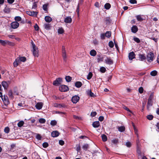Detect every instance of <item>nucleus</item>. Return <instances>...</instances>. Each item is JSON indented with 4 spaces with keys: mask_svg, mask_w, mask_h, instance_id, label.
<instances>
[{
    "mask_svg": "<svg viewBox=\"0 0 159 159\" xmlns=\"http://www.w3.org/2000/svg\"><path fill=\"white\" fill-rule=\"evenodd\" d=\"M143 91V89L142 87H140L139 89V92L140 93H142Z\"/></svg>",
    "mask_w": 159,
    "mask_h": 159,
    "instance_id": "13d9d810",
    "label": "nucleus"
},
{
    "mask_svg": "<svg viewBox=\"0 0 159 159\" xmlns=\"http://www.w3.org/2000/svg\"><path fill=\"white\" fill-rule=\"evenodd\" d=\"M72 20L70 16H67L64 19V22L67 23H70L72 22Z\"/></svg>",
    "mask_w": 159,
    "mask_h": 159,
    "instance_id": "f8f14e48",
    "label": "nucleus"
},
{
    "mask_svg": "<svg viewBox=\"0 0 159 159\" xmlns=\"http://www.w3.org/2000/svg\"><path fill=\"white\" fill-rule=\"evenodd\" d=\"M24 123V122L23 121L21 120L17 124L18 126L19 127H21L23 125Z\"/></svg>",
    "mask_w": 159,
    "mask_h": 159,
    "instance_id": "e433bc0d",
    "label": "nucleus"
},
{
    "mask_svg": "<svg viewBox=\"0 0 159 159\" xmlns=\"http://www.w3.org/2000/svg\"><path fill=\"white\" fill-rule=\"evenodd\" d=\"M79 11H80V6H79V4H78L77 6V9L76 10V11L77 12L78 15L79 14Z\"/></svg>",
    "mask_w": 159,
    "mask_h": 159,
    "instance_id": "0e129e2a",
    "label": "nucleus"
},
{
    "mask_svg": "<svg viewBox=\"0 0 159 159\" xmlns=\"http://www.w3.org/2000/svg\"><path fill=\"white\" fill-rule=\"evenodd\" d=\"M3 11L5 13L8 14L10 12V10L9 8L7 6L4 9Z\"/></svg>",
    "mask_w": 159,
    "mask_h": 159,
    "instance_id": "bb28decb",
    "label": "nucleus"
},
{
    "mask_svg": "<svg viewBox=\"0 0 159 159\" xmlns=\"http://www.w3.org/2000/svg\"><path fill=\"white\" fill-rule=\"evenodd\" d=\"M80 97L77 95L73 96L71 98V101L74 103H76L79 100Z\"/></svg>",
    "mask_w": 159,
    "mask_h": 159,
    "instance_id": "1a4fd4ad",
    "label": "nucleus"
},
{
    "mask_svg": "<svg viewBox=\"0 0 159 159\" xmlns=\"http://www.w3.org/2000/svg\"><path fill=\"white\" fill-rule=\"evenodd\" d=\"M62 57L64 61L66 62L67 59V55L66 54L65 47L63 46L62 48Z\"/></svg>",
    "mask_w": 159,
    "mask_h": 159,
    "instance_id": "f03ea898",
    "label": "nucleus"
},
{
    "mask_svg": "<svg viewBox=\"0 0 159 159\" xmlns=\"http://www.w3.org/2000/svg\"><path fill=\"white\" fill-rule=\"evenodd\" d=\"M139 57L141 61L145 60L146 58V57L144 54H139Z\"/></svg>",
    "mask_w": 159,
    "mask_h": 159,
    "instance_id": "393cba45",
    "label": "nucleus"
},
{
    "mask_svg": "<svg viewBox=\"0 0 159 159\" xmlns=\"http://www.w3.org/2000/svg\"><path fill=\"white\" fill-rule=\"evenodd\" d=\"M26 13L29 16H36L37 14V12L35 11H29L27 12Z\"/></svg>",
    "mask_w": 159,
    "mask_h": 159,
    "instance_id": "f3484780",
    "label": "nucleus"
},
{
    "mask_svg": "<svg viewBox=\"0 0 159 159\" xmlns=\"http://www.w3.org/2000/svg\"><path fill=\"white\" fill-rule=\"evenodd\" d=\"M146 117L148 120H151L153 119V116L152 115H149L147 116Z\"/></svg>",
    "mask_w": 159,
    "mask_h": 159,
    "instance_id": "a19ab883",
    "label": "nucleus"
},
{
    "mask_svg": "<svg viewBox=\"0 0 159 159\" xmlns=\"http://www.w3.org/2000/svg\"><path fill=\"white\" fill-rule=\"evenodd\" d=\"M20 63V62L19 61L18 59L16 58L13 63L14 67H16L18 66V64Z\"/></svg>",
    "mask_w": 159,
    "mask_h": 159,
    "instance_id": "4be33fe9",
    "label": "nucleus"
},
{
    "mask_svg": "<svg viewBox=\"0 0 159 159\" xmlns=\"http://www.w3.org/2000/svg\"><path fill=\"white\" fill-rule=\"evenodd\" d=\"M100 123L99 121H96L93 123L92 125L94 128H98L100 126Z\"/></svg>",
    "mask_w": 159,
    "mask_h": 159,
    "instance_id": "6ab92c4d",
    "label": "nucleus"
},
{
    "mask_svg": "<svg viewBox=\"0 0 159 159\" xmlns=\"http://www.w3.org/2000/svg\"><path fill=\"white\" fill-rule=\"evenodd\" d=\"M7 40H3L1 39H0V43H1L3 46H5L6 44H7Z\"/></svg>",
    "mask_w": 159,
    "mask_h": 159,
    "instance_id": "c85d7f7f",
    "label": "nucleus"
},
{
    "mask_svg": "<svg viewBox=\"0 0 159 159\" xmlns=\"http://www.w3.org/2000/svg\"><path fill=\"white\" fill-rule=\"evenodd\" d=\"M2 99L5 105H8L9 103V102L7 96L4 95L2 97Z\"/></svg>",
    "mask_w": 159,
    "mask_h": 159,
    "instance_id": "39448f33",
    "label": "nucleus"
},
{
    "mask_svg": "<svg viewBox=\"0 0 159 159\" xmlns=\"http://www.w3.org/2000/svg\"><path fill=\"white\" fill-rule=\"evenodd\" d=\"M118 131L120 132H123L125 130V127L124 126H121L118 127Z\"/></svg>",
    "mask_w": 159,
    "mask_h": 159,
    "instance_id": "a878e982",
    "label": "nucleus"
},
{
    "mask_svg": "<svg viewBox=\"0 0 159 159\" xmlns=\"http://www.w3.org/2000/svg\"><path fill=\"white\" fill-rule=\"evenodd\" d=\"M2 85L5 89H7L8 87V84L6 81H2Z\"/></svg>",
    "mask_w": 159,
    "mask_h": 159,
    "instance_id": "5701e85b",
    "label": "nucleus"
},
{
    "mask_svg": "<svg viewBox=\"0 0 159 159\" xmlns=\"http://www.w3.org/2000/svg\"><path fill=\"white\" fill-rule=\"evenodd\" d=\"M64 30L62 28H59L58 30V33L60 34H62L64 33Z\"/></svg>",
    "mask_w": 159,
    "mask_h": 159,
    "instance_id": "58836bf2",
    "label": "nucleus"
},
{
    "mask_svg": "<svg viewBox=\"0 0 159 159\" xmlns=\"http://www.w3.org/2000/svg\"><path fill=\"white\" fill-rule=\"evenodd\" d=\"M136 17L137 19L139 21H141L143 20V19L141 17L140 15L136 16Z\"/></svg>",
    "mask_w": 159,
    "mask_h": 159,
    "instance_id": "7c9ffc66",
    "label": "nucleus"
},
{
    "mask_svg": "<svg viewBox=\"0 0 159 159\" xmlns=\"http://www.w3.org/2000/svg\"><path fill=\"white\" fill-rule=\"evenodd\" d=\"M97 115V113L95 111L92 112L91 113L90 115L92 117L95 116Z\"/></svg>",
    "mask_w": 159,
    "mask_h": 159,
    "instance_id": "052dcab7",
    "label": "nucleus"
},
{
    "mask_svg": "<svg viewBox=\"0 0 159 159\" xmlns=\"http://www.w3.org/2000/svg\"><path fill=\"white\" fill-rule=\"evenodd\" d=\"M59 132L56 131H53L51 133L52 136L53 137H56L58 136L59 135Z\"/></svg>",
    "mask_w": 159,
    "mask_h": 159,
    "instance_id": "ddd939ff",
    "label": "nucleus"
},
{
    "mask_svg": "<svg viewBox=\"0 0 159 159\" xmlns=\"http://www.w3.org/2000/svg\"><path fill=\"white\" fill-rule=\"evenodd\" d=\"M129 2L131 4H136L137 3V1L136 0H130Z\"/></svg>",
    "mask_w": 159,
    "mask_h": 159,
    "instance_id": "338daca9",
    "label": "nucleus"
},
{
    "mask_svg": "<svg viewBox=\"0 0 159 159\" xmlns=\"http://www.w3.org/2000/svg\"><path fill=\"white\" fill-rule=\"evenodd\" d=\"M106 21L107 22V23H110L111 21L109 17H107L106 18Z\"/></svg>",
    "mask_w": 159,
    "mask_h": 159,
    "instance_id": "69168bd1",
    "label": "nucleus"
},
{
    "mask_svg": "<svg viewBox=\"0 0 159 159\" xmlns=\"http://www.w3.org/2000/svg\"><path fill=\"white\" fill-rule=\"evenodd\" d=\"M82 85L81 82L80 81H77L75 83V85L77 88L80 87Z\"/></svg>",
    "mask_w": 159,
    "mask_h": 159,
    "instance_id": "b1692460",
    "label": "nucleus"
},
{
    "mask_svg": "<svg viewBox=\"0 0 159 159\" xmlns=\"http://www.w3.org/2000/svg\"><path fill=\"white\" fill-rule=\"evenodd\" d=\"M153 93H152L148 98V100L152 101V100L153 98Z\"/></svg>",
    "mask_w": 159,
    "mask_h": 159,
    "instance_id": "603ef678",
    "label": "nucleus"
},
{
    "mask_svg": "<svg viewBox=\"0 0 159 159\" xmlns=\"http://www.w3.org/2000/svg\"><path fill=\"white\" fill-rule=\"evenodd\" d=\"M105 34V36L108 38H110L111 36V31H107Z\"/></svg>",
    "mask_w": 159,
    "mask_h": 159,
    "instance_id": "2f4dec72",
    "label": "nucleus"
},
{
    "mask_svg": "<svg viewBox=\"0 0 159 159\" xmlns=\"http://www.w3.org/2000/svg\"><path fill=\"white\" fill-rule=\"evenodd\" d=\"M90 54L91 56H95L96 55L97 52L94 50H92L90 51Z\"/></svg>",
    "mask_w": 159,
    "mask_h": 159,
    "instance_id": "cd10ccee",
    "label": "nucleus"
},
{
    "mask_svg": "<svg viewBox=\"0 0 159 159\" xmlns=\"http://www.w3.org/2000/svg\"><path fill=\"white\" fill-rule=\"evenodd\" d=\"M106 70V68L104 67H101L100 69V71L102 73H104Z\"/></svg>",
    "mask_w": 159,
    "mask_h": 159,
    "instance_id": "37998d69",
    "label": "nucleus"
},
{
    "mask_svg": "<svg viewBox=\"0 0 159 159\" xmlns=\"http://www.w3.org/2000/svg\"><path fill=\"white\" fill-rule=\"evenodd\" d=\"M93 76V74L91 72H89L87 76V79L88 80H90Z\"/></svg>",
    "mask_w": 159,
    "mask_h": 159,
    "instance_id": "4c0bfd02",
    "label": "nucleus"
},
{
    "mask_svg": "<svg viewBox=\"0 0 159 159\" xmlns=\"http://www.w3.org/2000/svg\"><path fill=\"white\" fill-rule=\"evenodd\" d=\"M131 31L133 33H136L138 30V27L136 25L133 26L131 29Z\"/></svg>",
    "mask_w": 159,
    "mask_h": 159,
    "instance_id": "aec40b11",
    "label": "nucleus"
},
{
    "mask_svg": "<svg viewBox=\"0 0 159 159\" xmlns=\"http://www.w3.org/2000/svg\"><path fill=\"white\" fill-rule=\"evenodd\" d=\"M13 95V93L12 91L11 90H9L8 92L9 96L12 99L14 98Z\"/></svg>",
    "mask_w": 159,
    "mask_h": 159,
    "instance_id": "c756f323",
    "label": "nucleus"
},
{
    "mask_svg": "<svg viewBox=\"0 0 159 159\" xmlns=\"http://www.w3.org/2000/svg\"><path fill=\"white\" fill-rule=\"evenodd\" d=\"M152 105V100H148L147 104V110H149L150 107Z\"/></svg>",
    "mask_w": 159,
    "mask_h": 159,
    "instance_id": "dca6fc26",
    "label": "nucleus"
},
{
    "mask_svg": "<svg viewBox=\"0 0 159 159\" xmlns=\"http://www.w3.org/2000/svg\"><path fill=\"white\" fill-rule=\"evenodd\" d=\"M37 7V2H34L32 8H35Z\"/></svg>",
    "mask_w": 159,
    "mask_h": 159,
    "instance_id": "774afa93",
    "label": "nucleus"
},
{
    "mask_svg": "<svg viewBox=\"0 0 159 159\" xmlns=\"http://www.w3.org/2000/svg\"><path fill=\"white\" fill-rule=\"evenodd\" d=\"M43 106V103L42 102H38L35 105V107L37 109L40 110L42 108Z\"/></svg>",
    "mask_w": 159,
    "mask_h": 159,
    "instance_id": "2eb2a0df",
    "label": "nucleus"
},
{
    "mask_svg": "<svg viewBox=\"0 0 159 159\" xmlns=\"http://www.w3.org/2000/svg\"><path fill=\"white\" fill-rule=\"evenodd\" d=\"M17 58L18 59V61L20 63L21 61L24 62L26 60V58L25 57L19 56L17 57Z\"/></svg>",
    "mask_w": 159,
    "mask_h": 159,
    "instance_id": "4468645a",
    "label": "nucleus"
},
{
    "mask_svg": "<svg viewBox=\"0 0 159 159\" xmlns=\"http://www.w3.org/2000/svg\"><path fill=\"white\" fill-rule=\"evenodd\" d=\"M109 46L111 48H112L114 47V43L112 41H110L109 42Z\"/></svg>",
    "mask_w": 159,
    "mask_h": 159,
    "instance_id": "864d4df0",
    "label": "nucleus"
},
{
    "mask_svg": "<svg viewBox=\"0 0 159 159\" xmlns=\"http://www.w3.org/2000/svg\"><path fill=\"white\" fill-rule=\"evenodd\" d=\"M4 131L5 133H8L10 131V129L8 127H5Z\"/></svg>",
    "mask_w": 159,
    "mask_h": 159,
    "instance_id": "5fc2aeb1",
    "label": "nucleus"
},
{
    "mask_svg": "<svg viewBox=\"0 0 159 159\" xmlns=\"http://www.w3.org/2000/svg\"><path fill=\"white\" fill-rule=\"evenodd\" d=\"M46 120L44 119L40 118L39 120V122L40 123H44L45 122Z\"/></svg>",
    "mask_w": 159,
    "mask_h": 159,
    "instance_id": "09e8293b",
    "label": "nucleus"
},
{
    "mask_svg": "<svg viewBox=\"0 0 159 159\" xmlns=\"http://www.w3.org/2000/svg\"><path fill=\"white\" fill-rule=\"evenodd\" d=\"M134 40L137 42V43H139L140 42V40L137 37H134L133 38Z\"/></svg>",
    "mask_w": 159,
    "mask_h": 159,
    "instance_id": "3c124183",
    "label": "nucleus"
},
{
    "mask_svg": "<svg viewBox=\"0 0 159 159\" xmlns=\"http://www.w3.org/2000/svg\"><path fill=\"white\" fill-rule=\"evenodd\" d=\"M62 82V79L61 78H57L53 82V85L57 86L60 84Z\"/></svg>",
    "mask_w": 159,
    "mask_h": 159,
    "instance_id": "20e7f679",
    "label": "nucleus"
},
{
    "mask_svg": "<svg viewBox=\"0 0 159 159\" xmlns=\"http://www.w3.org/2000/svg\"><path fill=\"white\" fill-rule=\"evenodd\" d=\"M154 58V54L152 52H149L147 54L146 56V59L148 62H151L153 61Z\"/></svg>",
    "mask_w": 159,
    "mask_h": 159,
    "instance_id": "f257e3e1",
    "label": "nucleus"
},
{
    "mask_svg": "<svg viewBox=\"0 0 159 159\" xmlns=\"http://www.w3.org/2000/svg\"><path fill=\"white\" fill-rule=\"evenodd\" d=\"M48 5V4H44L43 6V9L45 11L47 10V7Z\"/></svg>",
    "mask_w": 159,
    "mask_h": 159,
    "instance_id": "79ce46f5",
    "label": "nucleus"
},
{
    "mask_svg": "<svg viewBox=\"0 0 159 159\" xmlns=\"http://www.w3.org/2000/svg\"><path fill=\"white\" fill-rule=\"evenodd\" d=\"M7 44L12 46H14L15 45V44L14 43L10 42L8 40L7 41Z\"/></svg>",
    "mask_w": 159,
    "mask_h": 159,
    "instance_id": "a18cd8bd",
    "label": "nucleus"
},
{
    "mask_svg": "<svg viewBox=\"0 0 159 159\" xmlns=\"http://www.w3.org/2000/svg\"><path fill=\"white\" fill-rule=\"evenodd\" d=\"M65 79L67 82H70L71 81L72 78L69 76H66L65 77Z\"/></svg>",
    "mask_w": 159,
    "mask_h": 159,
    "instance_id": "72a5a7b5",
    "label": "nucleus"
},
{
    "mask_svg": "<svg viewBox=\"0 0 159 159\" xmlns=\"http://www.w3.org/2000/svg\"><path fill=\"white\" fill-rule=\"evenodd\" d=\"M13 95H19V92L16 89H14L13 92Z\"/></svg>",
    "mask_w": 159,
    "mask_h": 159,
    "instance_id": "8fccbe9b",
    "label": "nucleus"
},
{
    "mask_svg": "<svg viewBox=\"0 0 159 159\" xmlns=\"http://www.w3.org/2000/svg\"><path fill=\"white\" fill-rule=\"evenodd\" d=\"M36 138L37 139L39 140H41V139L42 138V137L39 134H36Z\"/></svg>",
    "mask_w": 159,
    "mask_h": 159,
    "instance_id": "6e6d98bb",
    "label": "nucleus"
},
{
    "mask_svg": "<svg viewBox=\"0 0 159 159\" xmlns=\"http://www.w3.org/2000/svg\"><path fill=\"white\" fill-rule=\"evenodd\" d=\"M127 147H130L131 146V143L129 142H127L125 145Z\"/></svg>",
    "mask_w": 159,
    "mask_h": 159,
    "instance_id": "e2e57ef3",
    "label": "nucleus"
},
{
    "mask_svg": "<svg viewBox=\"0 0 159 159\" xmlns=\"http://www.w3.org/2000/svg\"><path fill=\"white\" fill-rule=\"evenodd\" d=\"M54 106L55 107H63L65 108L66 107V106L64 104H58L57 103H55L54 104Z\"/></svg>",
    "mask_w": 159,
    "mask_h": 159,
    "instance_id": "9d476101",
    "label": "nucleus"
},
{
    "mask_svg": "<svg viewBox=\"0 0 159 159\" xmlns=\"http://www.w3.org/2000/svg\"><path fill=\"white\" fill-rule=\"evenodd\" d=\"M111 5L109 3H106L104 6L105 8L106 9H109L111 7Z\"/></svg>",
    "mask_w": 159,
    "mask_h": 159,
    "instance_id": "c9c22d12",
    "label": "nucleus"
},
{
    "mask_svg": "<svg viewBox=\"0 0 159 159\" xmlns=\"http://www.w3.org/2000/svg\"><path fill=\"white\" fill-rule=\"evenodd\" d=\"M15 20L16 22L19 21L21 20V17L19 16H17L15 17Z\"/></svg>",
    "mask_w": 159,
    "mask_h": 159,
    "instance_id": "c03bdc74",
    "label": "nucleus"
},
{
    "mask_svg": "<svg viewBox=\"0 0 159 159\" xmlns=\"http://www.w3.org/2000/svg\"><path fill=\"white\" fill-rule=\"evenodd\" d=\"M102 141L104 142H105V141H107V137L106 135L105 134L102 135Z\"/></svg>",
    "mask_w": 159,
    "mask_h": 159,
    "instance_id": "f704fd0d",
    "label": "nucleus"
},
{
    "mask_svg": "<svg viewBox=\"0 0 159 159\" xmlns=\"http://www.w3.org/2000/svg\"><path fill=\"white\" fill-rule=\"evenodd\" d=\"M57 122L55 120H52L50 124L52 126H54L56 125Z\"/></svg>",
    "mask_w": 159,
    "mask_h": 159,
    "instance_id": "49530a36",
    "label": "nucleus"
},
{
    "mask_svg": "<svg viewBox=\"0 0 159 159\" xmlns=\"http://www.w3.org/2000/svg\"><path fill=\"white\" fill-rule=\"evenodd\" d=\"M44 29L47 30H49L51 29V25L49 23L45 24L43 25Z\"/></svg>",
    "mask_w": 159,
    "mask_h": 159,
    "instance_id": "a211bd4d",
    "label": "nucleus"
},
{
    "mask_svg": "<svg viewBox=\"0 0 159 159\" xmlns=\"http://www.w3.org/2000/svg\"><path fill=\"white\" fill-rule=\"evenodd\" d=\"M44 19L45 21L48 23L50 22L52 20L51 17L49 16H45Z\"/></svg>",
    "mask_w": 159,
    "mask_h": 159,
    "instance_id": "412c9836",
    "label": "nucleus"
},
{
    "mask_svg": "<svg viewBox=\"0 0 159 159\" xmlns=\"http://www.w3.org/2000/svg\"><path fill=\"white\" fill-rule=\"evenodd\" d=\"M135 54L133 52H130L129 55V60H132L135 58Z\"/></svg>",
    "mask_w": 159,
    "mask_h": 159,
    "instance_id": "9b49d317",
    "label": "nucleus"
},
{
    "mask_svg": "<svg viewBox=\"0 0 159 159\" xmlns=\"http://www.w3.org/2000/svg\"><path fill=\"white\" fill-rule=\"evenodd\" d=\"M59 90L61 92H66L69 90V88L66 85H61L59 87Z\"/></svg>",
    "mask_w": 159,
    "mask_h": 159,
    "instance_id": "423d86ee",
    "label": "nucleus"
},
{
    "mask_svg": "<svg viewBox=\"0 0 159 159\" xmlns=\"http://www.w3.org/2000/svg\"><path fill=\"white\" fill-rule=\"evenodd\" d=\"M157 71L154 70L151 72L150 73V75L152 76H155L157 75Z\"/></svg>",
    "mask_w": 159,
    "mask_h": 159,
    "instance_id": "473e14b6",
    "label": "nucleus"
},
{
    "mask_svg": "<svg viewBox=\"0 0 159 159\" xmlns=\"http://www.w3.org/2000/svg\"><path fill=\"white\" fill-rule=\"evenodd\" d=\"M104 62L106 64L109 65H112L113 63V60L110 57H107L105 60Z\"/></svg>",
    "mask_w": 159,
    "mask_h": 159,
    "instance_id": "0eeeda50",
    "label": "nucleus"
},
{
    "mask_svg": "<svg viewBox=\"0 0 159 159\" xmlns=\"http://www.w3.org/2000/svg\"><path fill=\"white\" fill-rule=\"evenodd\" d=\"M19 23L17 22L14 21L11 23V26L12 29H16L19 27Z\"/></svg>",
    "mask_w": 159,
    "mask_h": 159,
    "instance_id": "6e6552de",
    "label": "nucleus"
},
{
    "mask_svg": "<svg viewBox=\"0 0 159 159\" xmlns=\"http://www.w3.org/2000/svg\"><path fill=\"white\" fill-rule=\"evenodd\" d=\"M89 147V146L88 144H85L82 147V148L84 150L86 151L87 150V149Z\"/></svg>",
    "mask_w": 159,
    "mask_h": 159,
    "instance_id": "ea45409f",
    "label": "nucleus"
},
{
    "mask_svg": "<svg viewBox=\"0 0 159 159\" xmlns=\"http://www.w3.org/2000/svg\"><path fill=\"white\" fill-rule=\"evenodd\" d=\"M48 146V144L47 142H44L43 143V146L44 148H46Z\"/></svg>",
    "mask_w": 159,
    "mask_h": 159,
    "instance_id": "4d7b16f0",
    "label": "nucleus"
},
{
    "mask_svg": "<svg viewBox=\"0 0 159 159\" xmlns=\"http://www.w3.org/2000/svg\"><path fill=\"white\" fill-rule=\"evenodd\" d=\"M118 139H114L111 140L112 143L114 144H116L118 143Z\"/></svg>",
    "mask_w": 159,
    "mask_h": 159,
    "instance_id": "de8ad7c7",
    "label": "nucleus"
},
{
    "mask_svg": "<svg viewBox=\"0 0 159 159\" xmlns=\"http://www.w3.org/2000/svg\"><path fill=\"white\" fill-rule=\"evenodd\" d=\"M80 150V146L79 144L76 145V150L77 152H79Z\"/></svg>",
    "mask_w": 159,
    "mask_h": 159,
    "instance_id": "bf43d9fd",
    "label": "nucleus"
},
{
    "mask_svg": "<svg viewBox=\"0 0 159 159\" xmlns=\"http://www.w3.org/2000/svg\"><path fill=\"white\" fill-rule=\"evenodd\" d=\"M33 54L34 57H38L39 55L38 50L37 48H36V46L35 44H33Z\"/></svg>",
    "mask_w": 159,
    "mask_h": 159,
    "instance_id": "7ed1b4c3",
    "label": "nucleus"
},
{
    "mask_svg": "<svg viewBox=\"0 0 159 159\" xmlns=\"http://www.w3.org/2000/svg\"><path fill=\"white\" fill-rule=\"evenodd\" d=\"M73 117L74 118L76 119H77V120H81V117H79V116H77L75 115H73Z\"/></svg>",
    "mask_w": 159,
    "mask_h": 159,
    "instance_id": "680f3d73",
    "label": "nucleus"
}]
</instances>
